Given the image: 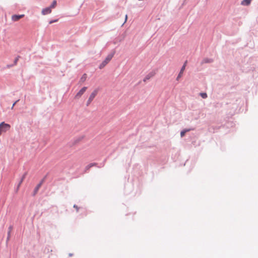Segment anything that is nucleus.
I'll use <instances>...</instances> for the list:
<instances>
[{"label":"nucleus","instance_id":"f257e3e1","mask_svg":"<svg viewBox=\"0 0 258 258\" xmlns=\"http://www.w3.org/2000/svg\"><path fill=\"white\" fill-rule=\"evenodd\" d=\"M113 56V54H110L107 55L105 59L99 66V69H102L112 59Z\"/></svg>","mask_w":258,"mask_h":258},{"label":"nucleus","instance_id":"f03ea898","mask_svg":"<svg viewBox=\"0 0 258 258\" xmlns=\"http://www.w3.org/2000/svg\"><path fill=\"white\" fill-rule=\"evenodd\" d=\"M11 128V125L9 124L6 123L4 122L0 123V133L6 132L9 131Z\"/></svg>","mask_w":258,"mask_h":258},{"label":"nucleus","instance_id":"7ed1b4c3","mask_svg":"<svg viewBox=\"0 0 258 258\" xmlns=\"http://www.w3.org/2000/svg\"><path fill=\"white\" fill-rule=\"evenodd\" d=\"M97 93L98 91L97 90H95L92 92V93L90 94L89 98L87 101V106H88L91 103L94 98L97 95Z\"/></svg>","mask_w":258,"mask_h":258},{"label":"nucleus","instance_id":"20e7f679","mask_svg":"<svg viewBox=\"0 0 258 258\" xmlns=\"http://www.w3.org/2000/svg\"><path fill=\"white\" fill-rule=\"evenodd\" d=\"M87 89V87H83L77 93V94L75 95V98L76 99H79L82 96V95L85 93V92L86 91Z\"/></svg>","mask_w":258,"mask_h":258},{"label":"nucleus","instance_id":"39448f33","mask_svg":"<svg viewBox=\"0 0 258 258\" xmlns=\"http://www.w3.org/2000/svg\"><path fill=\"white\" fill-rule=\"evenodd\" d=\"M186 63H187V61H185V62L184 63V64L183 65V66L182 67L181 70H180V71L177 77V80H178L182 75V74L185 70V67H186Z\"/></svg>","mask_w":258,"mask_h":258},{"label":"nucleus","instance_id":"423d86ee","mask_svg":"<svg viewBox=\"0 0 258 258\" xmlns=\"http://www.w3.org/2000/svg\"><path fill=\"white\" fill-rule=\"evenodd\" d=\"M24 17V15H14L12 16V20L13 21H17L19 19L23 18Z\"/></svg>","mask_w":258,"mask_h":258},{"label":"nucleus","instance_id":"0eeeda50","mask_svg":"<svg viewBox=\"0 0 258 258\" xmlns=\"http://www.w3.org/2000/svg\"><path fill=\"white\" fill-rule=\"evenodd\" d=\"M51 12V9L50 7L42 10V14L44 15L50 14Z\"/></svg>","mask_w":258,"mask_h":258},{"label":"nucleus","instance_id":"6e6552de","mask_svg":"<svg viewBox=\"0 0 258 258\" xmlns=\"http://www.w3.org/2000/svg\"><path fill=\"white\" fill-rule=\"evenodd\" d=\"M155 73L154 72L150 73L148 74L144 79V81L145 82L147 80H149L151 78L153 77L155 75Z\"/></svg>","mask_w":258,"mask_h":258},{"label":"nucleus","instance_id":"1a4fd4ad","mask_svg":"<svg viewBox=\"0 0 258 258\" xmlns=\"http://www.w3.org/2000/svg\"><path fill=\"white\" fill-rule=\"evenodd\" d=\"M251 2V0H243L241 4L243 6H248L250 4Z\"/></svg>","mask_w":258,"mask_h":258},{"label":"nucleus","instance_id":"9d476101","mask_svg":"<svg viewBox=\"0 0 258 258\" xmlns=\"http://www.w3.org/2000/svg\"><path fill=\"white\" fill-rule=\"evenodd\" d=\"M191 130H192V129H191V128H189V129H185V130H184L182 131L181 132V133H180V136H181V137H183L185 135V133H186V132H189V131H191Z\"/></svg>","mask_w":258,"mask_h":258},{"label":"nucleus","instance_id":"9b49d317","mask_svg":"<svg viewBox=\"0 0 258 258\" xmlns=\"http://www.w3.org/2000/svg\"><path fill=\"white\" fill-rule=\"evenodd\" d=\"M96 165V164L95 163H91V164H89V165H88L86 167V170H89L91 167L94 166H95Z\"/></svg>","mask_w":258,"mask_h":258},{"label":"nucleus","instance_id":"f8f14e48","mask_svg":"<svg viewBox=\"0 0 258 258\" xmlns=\"http://www.w3.org/2000/svg\"><path fill=\"white\" fill-rule=\"evenodd\" d=\"M56 6V1L55 0H54V1H53L52 4L50 6V8L51 9V8H54Z\"/></svg>","mask_w":258,"mask_h":258},{"label":"nucleus","instance_id":"ddd939ff","mask_svg":"<svg viewBox=\"0 0 258 258\" xmlns=\"http://www.w3.org/2000/svg\"><path fill=\"white\" fill-rule=\"evenodd\" d=\"M86 78H87V75L85 74L81 77V81L83 82L86 80Z\"/></svg>","mask_w":258,"mask_h":258},{"label":"nucleus","instance_id":"4468645a","mask_svg":"<svg viewBox=\"0 0 258 258\" xmlns=\"http://www.w3.org/2000/svg\"><path fill=\"white\" fill-rule=\"evenodd\" d=\"M200 95L203 98H206L207 97V95L206 93H201Z\"/></svg>","mask_w":258,"mask_h":258},{"label":"nucleus","instance_id":"2eb2a0df","mask_svg":"<svg viewBox=\"0 0 258 258\" xmlns=\"http://www.w3.org/2000/svg\"><path fill=\"white\" fill-rule=\"evenodd\" d=\"M212 62V61H211L210 60H209L208 59H205L203 60L204 63H208V62Z\"/></svg>","mask_w":258,"mask_h":258},{"label":"nucleus","instance_id":"dca6fc26","mask_svg":"<svg viewBox=\"0 0 258 258\" xmlns=\"http://www.w3.org/2000/svg\"><path fill=\"white\" fill-rule=\"evenodd\" d=\"M19 59V57H17L15 60V63L16 64Z\"/></svg>","mask_w":258,"mask_h":258},{"label":"nucleus","instance_id":"f3484780","mask_svg":"<svg viewBox=\"0 0 258 258\" xmlns=\"http://www.w3.org/2000/svg\"><path fill=\"white\" fill-rule=\"evenodd\" d=\"M127 15H126L125 16V21H124V23L126 22V21H127Z\"/></svg>","mask_w":258,"mask_h":258},{"label":"nucleus","instance_id":"a211bd4d","mask_svg":"<svg viewBox=\"0 0 258 258\" xmlns=\"http://www.w3.org/2000/svg\"><path fill=\"white\" fill-rule=\"evenodd\" d=\"M74 207L75 208H76V209H77V211L78 210V207H77V206H76V205H75L74 206Z\"/></svg>","mask_w":258,"mask_h":258},{"label":"nucleus","instance_id":"6ab92c4d","mask_svg":"<svg viewBox=\"0 0 258 258\" xmlns=\"http://www.w3.org/2000/svg\"><path fill=\"white\" fill-rule=\"evenodd\" d=\"M23 180V179L22 178V179H21V181H20V183H19V186L20 185V184H21V183L22 182Z\"/></svg>","mask_w":258,"mask_h":258},{"label":"nucleus","instance_id":"aec40b11","mask_svg":"<svg viewBox=\"0 0 258 258\" xmlns=\"http://www.w3.org/2000/svg\"><path fill=\"white\" fill-rule=\"evenodd\" d=\"M56 21H57V20H54V21H50V24H51V23H52L53 22H56Z\"/></svg>","mask_w":258,"mask_h":258},{"label":"nucleus","instance_id":"412c9836","mask_svg":"<svg viewBox=\"0 0 258 258\" xmlns=\"http://www.w3.org/2000/svg\"><path fill=\"white\" fill-rule=\"evenodd\" d=\"M40 185H38L37 186V188H36V189H37V190L39 188V187H40Z\"/></svg>","mask_w":258,"mask_h":258},{"label":"nucleus","instance_id":"4be33fe9","mask_svg":"<svg viewBox=\"0 0 258 258\" xmlns=\"http://www.w3.org/2000/svg\"><path fill=\"white\" fill-rule=\"evenodd\" d=\"M16 103V102H15L13 104V106H12V108L14 106V105H15Z\"/></svg>","mask_w":258,"mask_h":258}]
</instances>
